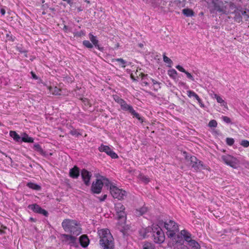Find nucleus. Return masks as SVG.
Instances as JSON below:
<instances>
[{"instance_id":"1","label":"nucleus","mask_w":249,"mask_h":249,"mask_svg":"<svg viewBox=\"0 0 249 249\" xmlns=\"http://www.w3.org/2000/svg\"><path fill=\"white\" fill-rule=\"evenodd\" d=\"M113 100L119 104L121 109L123 111L129 113L133 118L138 119L141 123L144 122V118L141 116L133 108L130 104H128L126 102L121 98L119 95L115 94L113 95Z\"/></svg>"},{"instance_id":"2","label":"nucleus","mask_w":249,"mask_h":249,"mask_svg":"<svg viewBox=\"0 0 249 249\" xmlns=\"http://www.w3.org/2000/svg\"><path fill=\"white\" fill-rule=\"evenodd\" d=\"M98 234L100 245L103 249H114V239L108 229L98 230Z\"/></svg>"},{"instance_id":"3","label":"nucleus","mask_w":249,"mask_h":249,"mask_svg":"<svg viewBox=\"0 0 249 249\" xmlns=\"http://www.w3.org/2000/svg\"><path fill=\"white\" fill-rule=\"evenodd\" d=\"M64 231L76 236L81 233V229L77 221L66 219L62 223Z\"/></svg>"},{"instance_id":"4","label":"nucleus","mask_w":249,"mask_h":249,"mask_svg":"<svg viewBox=\"0 0 249 249\" xmlns=\"http://www.w3.org/2000/svg\"><path fill=\"white\" fill-rule=\"evenodd\" d=\"M164 227L168 237L176 239V234L179 230L178 224L172 220H169L164 222Z\"/></svg>"},{"instance_id":"5","label":"nucleus","mask_w":249,"mask_h":249,"mask_svg":"<svg viewBox=\"0 0 249 249\" xmlns=\"http://www.w3.org/2000/svg\"><path fill=\"white\" fill-rule=\"evenodd\" d=\"M152 233L154 241L156 243L161 244L164 242L165 240L164 233L158 225H153Z\"/></svg>"},{"instance_id":"6","label":"nucleus","mask_w":249,"mask_h":249,"mask_svg":"<svg viewBox=\"0 0 249 249\" xmlns=\"http://www.w3.org/2000/svg\"><path fill=\"white\" fill-rule=\"evenodd\" d=\"M183 156L185 157L186 159L190 158V164L195 170H201L205 169L202 162L198 160L195 156H191L190 157L186 152H183Z\"/></svg>"},{"instance_id":"7","label":"nucleus","mask_w":249,"mask_h":249,"mask_svg":"<svg viewBox=\"0 0 249 249\" xmlns=\"http://www.w3.org/2000/svg\"><path fill=\"white\" fill-rule=\"evenodd\" d=\"M221 158L225 164L233 168H237L239 164V160L230 155H223Z\"/></svg>"},{"instance_id":"8","label":"nucleus","mask_w":249,"mask_h":249,"mask_svg":"<svg viewBox=\"0 0 249 249\" xmlns=\"http://www.w3.org/2000/svg\"><path fill=\"white\" fill-rule=\"evenodd\" d=\"M61 238L63 244L70 245L71 247H78L77 238L75 236L63 234L61 235Z\"/></svg>"},{"instance_id":"9","label":"nucleus","mask_w":249,"mask_h":249,"mask_svg":"<svg viewBox=\"0 0 249 249\" xmlns=\"http://www.w3.org/2000/svg\"><path fill=\"white\" fill-rule=\"evenodd\" d=\"M110 192L112 196L119 200H122L126 195V192L124 190L120 189L115 186H112L110 188Z\"/></svg>"},{"instance_id":"10","label":"nucleus","mask_w":249,"mask_h":249,"mask_svg":"<svg viewBox=\"0 0 249 249\" xmlns=\"http://www.w3.org/2000/svg\"><path fill=\"white\" fill-rule=\"evenodd\" d=\"M115 209L118 218L125 221L126 214L125 212L124 206L121 203H117L115 204Z\"/></svg>"},{"instance_id":"11","label":"nucleus","mask_w":249,"mask_h":249,"mask_svg":"<svg viewBox=\"0 0 249 249\" xmlns=\"http://www.w3.org/2000/svg\"><path fill=\"white\" fill-rule=\"evenodd\" d=\"M98 150L101 152H105L108 156L112 159H117L118 156L117 154L114 152L108 146L102 144L99 147Z\"/></svg>"},{"instance_id":"12","label":"nucleus","mask_w":249,"mask_h":249,"mask_svg":"<svg viewBox=\"0 0 249 249\" xmlns=\"http://www.w3.org/2000/svg\"><path fill=\"white\" fill-rule=\"evenodd\" d=\"M28 208L34 213L41 214L47 217L49 215L48 212L44 209H43L39 205L37 204H33L29 205Z\"/></svg>"},{"instance_id":"13","label":"nucleus","mask_w":249,"mask_h":249,"mask_svg":"<svg viewBox=\"0 0 249 249\" xmlns=\"http://www.w3.org/2000/svg\"><path fill=\"white\" fill-rule=\"evenodd\" d=\"M103 186V182L102 180L97 179L96 181L93 182L91 190L94 194H99L102 190Z\"/></svg>"},{"instance_id":"14","label":"nucleus","mask_w":249,"mask_h":249,"mask_svg":"<svg viewBox=\"0 0 249 249\" xmlns=\"http://www.w3.org/2000/svg\"><path fill=\"white\" fill-rule=\"evenodd\" d=\"M81 176L85 185L89 186L90 184L91 177V173L86 169H83L81 171Z\"/></svg>"},{"instance_id":"15","label":"nucleus","mask_w":249,"mask_h":249,"mask_svg":"<svg viewBox=\"0 0 249 249\" xmlns=\"http://www.w3.org/2000/svg\"><path fill=\"white\" fill-rule=\"evenodd\" d=\"M243 14H245V13L244 12V10L242 8H237L236 10H235L233 13V14H234V15L233 17V19L234 21L238 23L241 22L242 21Z\"/></svg>"},{"instance_id":"16","label":"nucleus","mask_w":249,"mask_h":249,"mask_svg":"<svg viewBox=\"0 0 249 249\" xmlns=\"http://www.w3.org/2000/svg\"><path fill=\"white\" fill-rule=\"evenodd\" d=\"M153 227H147L146 228H142L139 231V234L142 238H145L149 235V233L152 232Z\"/></svg>"},{"instance_id":"17","label":"nucleus","mask_w":249,"mask_h":249,"mask_svg":"<svg viewBox=\"0 0 249 249\" xmlns=\"http://www.w3.org/2000/svg\"><path fill=\"white\" fill-rule=\"evenodd\" d=\"M153 78L150 77L147 74H142V76L141 82L142 86H150L151 82L153 81Z\"/></svg>"},{"instance_id":"18","label":"nucleus","mask_w":249,"mask_h":249,"mask_svg":"<svg viewBox=\"0 0 249 249\" xmlns=\"http://www.w3.org/2000/svg\"><path fill=\"white\" fill-rule=\"evenodd\" d=\"M89 39L92 42V44L95 46L96 48L99 50H102V48L100 47L99 45V41L96 36H94L91 33L89 34Z\"/></svg>"},{"instance_id":"19","label":"nucleus","mask_w":249,"mask_h":249,"mask_svg":"<svg viewBox=\"0 0 249 249\" xmlns=\"http://www.w3.org/2000/svg\"><path fill=\"white\" fill-rule=\"evenodd\" d=\"M80 175L79 168L76 166H74L70 170V177L73 178H77Z\"/></svg>"},{"instance_id":"20","label":"nucleus","mask_w":249,"mask_h":249,"mask_svg":"<svg viewBox=\"0 0 249 249\" xmlns=\"http://www.w3.org/2000/svg\"><path fill=\"white\" fill-rule=\"evenodd\" d=\"M79 243L83 248H86L89 243V240L87 235H82L79 237Z\"/></svg>"},{"instance_id":"21","label":"nucleus","mask_w":249,"mask_h":249,"mask_svg":"<svg viewBox=\"0 0 249 249\" xmlns=\"http://www.w3.org/2000/svg\"><path fill=\"white\" fill-rule=\"evenodd\" d=\"M178 239H176V243L174 246V249H186L187 247L185 246L182 243L183 242L182 238L178 235Z\"/></svg>"},{"instance_id":"22","label":"nucleus","mask_w":249,"mask_h":249,"mask_svg":"<svg viewBox=\"0 0 249 249\" xmlns=\"http://www.w3.org/2000/svg\"><path fill=\"white\" fill-rule=\"evenodd\" d=\"M161 83L154 79H153V81L151 82L150 86L149 87L153 90L157 91L159 89H160Z\"/></svg>"},{"instance_id":"23","label":"nucleus","mask_w":249,"mask_h":249,"mask_svg":"<svg viewBox=\"0 0 249 249\" xmlns=\"http://www.w3.org/2000/svg\"><path fill=\"white\" fill-rule=\"evenodd\" d=\"M9 135L15 142L21 143V136H19L15 131H10Z\"/></svg>"},{"instance_id":"24","label":"nucleus","mask_w":249,"mask_h":249,"mask_svg":"<svg viewBox=\"0 0 249 249\" xmlns=\"http://www.w3.org/2000/svg\"><path fill=\"white\" fill-rule=\"evenodd\" d=\"M34 139L32 137H29V135L26 133L21 134V143L22 142L33 143L34 142Z\"/></svg>"},{"instance_id":"25","label":"nucleus","mask_w":249,"mask_h":249,"mask_svg":"<svg viewBox=\"0 0 249 249\" xmlns=\"http://www.w3.org/2000/svg\"><path fill=\"white\" fill-rule=\"evenodd\" d=\"M180 234L187 242L192 239L191 233L186 230H181L180 232Z\"/></svg>"},{"instance_id":"26","label":"nucleus","mask_w":249,"mask_h":249,"mask_svg":"<svg viewBox=\"0 0 249 249\" xmlns=\"http://www.w3.org/2000/svg\"><path fill=\"white\" fill-rule=\"evenodd\" d=\"M33 149L44 157L46 156V152L42 148L41 145L36 143L33 146Z\"/></svg>"},{"instance_id":"27","label":"nucleus","mask_w":249,"mask_h":249,"mask_svg":"<svg viewBox=\"0 0 249 249\" xmlns=\"http://www.w3.org/2000/svg\"><path fill=\"white\" fill-rule=\"evenodd\" d=\"M50 92L54 95H61V89L57 87L49 86L48 87Z\"/></svg>"},{"instance_id":"28","label":"nucleus","mask_w":249,"mask_h":249,"mask_svg":"<svg viewBox=\"0 0 249 249\" xmlns=\"http://www.w3.org/2000/svg\"><path fill=\"white\" fill-rule=\"evenodd\" d=\"M187 243L188 245L193 249H199L200 248L199 243L195 240L191 239Z\"/></svg>"},{"instance_id":"29","label":"nucleus","mask_w":249,"mask_h":249,"mask_svg":"<svg viewBox=\"0 0 249 249\" xmlns=\"http://www.w3.org/2000/svg\"><path fill=\"white\" fill-rule=\"evenodd\" d=\"M26 185L28 187L34 190L39 191L41 189L40 185L32 182H28Z\"/></svg>"},{"instance_id":"30","label":"nucleus","mask_w":249,"mask_h":249,"mask_svg":"<svg viewBox=\"0 0 249 249\" xmlns=\"http://www.w3.org/2000/svg\"><path fill=\"white\" fill-rule=\"evenodd\" d=\"M187 94L190 98H194L196 100H200V97L194 91L189 90L187 91Z\"/></svg>"},{"instance_id":"31","label":"nucleus","mask_w":249,"mask_h":249,"mask_svg":"<svg viewBox=\"0 0 249 249\" xmlns=\"http://www.w3.org/2000/svg\"><path fill=\"white\" fill-rule=\"evenodd\" d=\"M182 13L187 17H191L194 16V11L189 8H185L182 10Z\"/></svg>"},{"instance_id":"32","label":"nucleus","mask_w":249,"mask_h":249,"mask_svg":"<svg viewBox=\"0 0 249 249\" xmlns=\"http://www.w3.org/2000/svg\"><path fill=\"white\" fill-rule=\"evenodd\" d=\"M212 4L213 5V8L210 10V12L211 13H214V11H217V12H222V8L220 6V5H218V3H217L216 2L213 1L212 2Z\"/></svg>"},{"instance_id":"33","label":"nucleus","mask_w":249,"mask_h":249,"mask_svg":"<svg viewBox=\"0 0 249 249\" xmlns=\"http://www.w3.org/2000/svg\"><path fill=\"white\" fill-rule=\"evenodd\" d=\"M213 98H215L217 102L221 104V106L225 107L227 106L226 102L218 95L214 94Z\"/></svg>"},{"instance_id":"34","label":"nucleus","mask_w":249,"mask_h":249,"mask_svg":"<svg viewBox=\"0 0 249 249\" xmlns=\"http://www.w3.org/2000/svg\"><path fill=\"white\" fill-rule=\"evenodd\" d=\"M138 178L144 184H147L150 182V178L147 176H144L142 174H140L139 175Z\"/></svg>"},{"instance_id":"35","label":"nucleus","mask_w":249,"mask_h":249,"mask_svg":"<svg viewBox=\"0 0 249 249\" xmlns=\"http://www.w3.org/2000/svg\"><path fill=\"white\" fill-rule=\"evenodd\" d=\"M168 74L173 79H176L177 78V71L174 69L168 70Z\"/></svg>"},{"instance_id":"36","label":"nucleus","mask_w":249,"mask_h":249,"mask_svg":"<svg viewBox=\"0 0 249 249\" xmlns=\"http://www.w3.org/2000/svg\"><path fill=\"white\" fill-rule=\"evenodd\" d=\"M163 61L165 63L168 64V66L171 67V65L173 63V62L171 60L170 58H169L167 56H166L165 53L163 54Z\"/></svg>"},{"instance_id":"37","label":"nucleus","mask_w":249,"mask_h":249,"mask_svg":"<svg viewBox=\"0 0 249 249\" xmlns=\"http://www.w3.org/2000/svg\"><path fill=\"white\" fill-rule=\"evenodd\" d=\"M70 134L77 137L82 135V134L79 132V129H76L74 128H73L70 131Z\"/></svg>"},{"instance_id":"38","label":"nucleus","mask_w":249,"mask_h":249,"mask_svg":"<svg viewBox=\"0 0 249 249\" xmlns=\"http://www.w3.org/2000/svg\"><path fill=\"white\" fill-rule=\"evenodd\" d=\"M117 61L118 62H120V64L122 65V67L124 68L125 67V64L126 63V62L124 60L123 58H116L115 59H113L112 62Z\"/></svg>"},{"instance_id":"39","label":"nucleus","mask_w":249,"mask_h":249,"mask_svg":"<svg viewBox=\"0 0 249 249\" xmlns=\"http://www.w3.org/2000/svg\"><path fill=\"white\" fill-rule=\"evenodd\" d=\"M142 249H154V246L151 243L146 242L143 244Z\"/></svg>"},{"instance_id":"40","label":"nucleus","mask_w":249,"mask_h":249,"mask_svg":"<svg viewBox=\"0 0 249 249\" xmlns=\"http://www.w3.org/2000/svg\"><path fill=\"white\" fill-rule=\"evenodd\" d=\"M83 45L88 49H91L93 48V45L89 41L85 40L83 41Z\"/></svg>"},{"instance_id":"41","label":"nucleus","mask_w":249,"mask_h":249,"mask_svg":"<svg viewBox=\"0 0 249 249\" xmlns=\"http://www.w3.org/2000/svg\"><path fill=\"white\" fill-rule=\"evenodd\" d=\"M217 125V122L215 120H211L208 126L210 127H216Z\"/></svg>"},{"instance_id":"42","label":"nucleus","mask_w":249,"mask_h":249,"mask_svg":"<svg viewBox=\"0 0 249 249\" xmlns=\"http://www.w3.org/2000/svg\"><path fill=\"white\" fill-rule=\"evenodd\" d=\"M240 144L243 147L247 148L249 146V141L246 140H243L240 142Z\"/></svg>"},{"instance_id":"43","label":"nucleus","mask_w":249,"mask_h":249,"mask_svg":"<svg viewBox=\"0 0 249 249\" xmlns=\"http://www.w3.org/2000/svg\"><path fill=\"white\" fill-rule=\"evenodd\" d=\"M226 142L228 145L231 146L234 144V140L233 138H226Z\"/></svg>"},{"instance_id":"44","label":"nucleus","mask_w":249,"mask_h":249,"mask_svg":"<svg viewBox=\"0 0 249 249\" xmlns=\"http://www.w3.org/2000/svg\"><path fill=\"white\" fill-rule=\"evenodd\" d=\"M221 119L223 122H224L225 123H226L227 124H231V119L227 116H222L221 117Z\"/></svg>"},{"instance_id":"45","label":"nucleus","mask_w":249,"mask_h":249,"mask_svg":"<svg viewBox=\"0 0 249 249\" xmlns=\"http://www.w3.org/2000/svg\"><path fill=\"white\" fill-rule=\"evenodd\" d=\"M185 73L186 74V76L188 79H189L190 80H191L192 81H195V79H194V77L192 76V75L190 73L186 71V72H185Z\"/></svg>"},{"instance_id":"46","label":"nucleus","mask_w":249,"mask_h":249,"mask_svg":"<svg viewBox=\"0 0 249 249\" xmlns=\"http://www.w3.org/2000/svg\"><path fill=\"white\" fill-rule=\"evenodd\" d=\"M6 37L7 38L8 40L13 42L16 39V37L15 36H13L12 35H10V34H6Z\"/></svg>"},{"instance_id":"47","label":"nucleus","mask_w":249,"mask_h":249,"mask_svg":"<svg viewBox=\"0 0 249 249\" xmlns=\"http://www.w3.org/2000/svg\"><path fill=\"white\" fill-rule=\"evenodd\" d=\"M176 69H177L179 71L185 73L186 72V70L180 65H178L176 66Z\"/></svg>"},{"instance_id":"48","label":"nucleus","mask_w":249,"mask_h":249,"mask_svg":"<svg viewBox=\"0 0 249 249\" xmlns=\"http://www.w3.org/2000/svg\"><path fill=\"white\" fill-rule=\"evenodd\" d=\"M30 73L32 79L35 80H40L39 77L33 71H31Z\"/></svg>"},{"instance_id":"49","label":"nucleus","mask_w":249,"mask_h":249,"mask_svg":"<svg viewBox=\"0 0 249 249\" xmlns=\"http://www.w3.org/2000/svg\"><path fill=\"white\" fill-rule=\"evenodd\" d=\"M244 12H245V14H243L242 16H244L245 18H249V15L248 14V13L249 12V10H248L247 11L244 10Z\"/></svg>"},{"instance_id":"50","label":"nucleus","mask_w":249,"mask_h":249,"mask_svg":"<svg viewBox=\"0 0 249 249\" xmlns=\"http://www.w3.org/2000/svg\"><path fill=\"white\" fill-rule=\"evenodd\" d=\"M146 211V209L145 208H142L140 210V213L141 215H142L144 214Z\"/></svg>"},{"instance_id":"51","label":"nucleus","mask_w":249,"mask_h":249,"mask_svg":"<svg viewBox=\"0 0 249 249\" xmlns=\"http://www.w3.org/2000/svg\"><path fill=\"white\" fill-rule=\"evenodd\" d=\"M198 103H199L200 106L202 108H204L205 107L204 104L203 103L202 100L200 98V100H197Z\"/></svg>"},{"instance_id":"52","label":"nucleus","mask_w":249,"mask_h":249,"mask_svg":"<svg viewBox=\"0 0 249 249\" xmlns=\"http://www.w3.org/2000/svg\"><path fill=\"white\" fill-rule=\"evenodd\" d=\"M17 50L18 51H19L20 53H26V51L23 50L22 48V47H17Z\"/></svg>"},{"instance_id":"53","label":"nucleus","mask_w":249,"mask_h":249,"mask_svg":"<svg viewBox=\"0 0 249 249\" xmlns=\"http://www.w3.org/2000/svg\"><path fill=\"white\" fill-rule=\"evenodd\" d=\"M66 1L71 6L72 5L73 3V0H67Z\"/></svg>"},{"instance_id":"54","label":"nucleus","mask_w":249,"mask_h":249,"mask_svg":"<svg viewBox=\"0 0 249 249\" xmlns=\"http://www.w3.org/2000/svg\"><path fill=\"white\" fill-rule=\"evenodd\" d=\"M0 12L1 14V16H4L5 14V10L4 8H1L0 10Z\"/></svg>"},{"instance_id":"55","label":"nucleus","mask_w":249,"mask_h":249,"mask_svg":"<svg viewBox=\"0 0 249 249\" xmlns=\"http://www.w3.org/2000/svg\"><path fill=\"white\" fill-rule=\"evenodd\" d=\"M63 29L66 32H70L69 28L67 25H64Z\"/></svg>"},{"instance_id":"56","label":"nucleus","mask_w":249,"mask_h":249,"mask_svg":"<svg viewBox=\"0 0 249 249\" xmlns=\"http://www.w3.org/2000/svg\"><path fill=\"white\" fill-rule=\"evenodd\" d=\"M107 197L106 195H104L101 198H100V201H104Z\"/></svg>"},{"instance_id":"57","label":"nucleus","mask_w":249,"mask_h":249,"mask_svg":"<svg viewBox=\"0 0 249 249\" xmlns=\"http://www.w3.org/2000/svg\"><path fill=\"white\" fill-rule=\"evenodd\" d=\"M30 220L31 221H35V220H34V218H32V217H31V218H30Z\"/></svg>"},{"instance_id":"58","label":"nucleus","mask_w":249,"mask_h":249,"mask_svg":"<svg viewBox=\"0 0 249 249\" xmlns=\"http://www.w3.org/2000/svg\"><path fill=\"white\" fill-rule=\"evenodd\" d=\"M83 102H86V100H87V99L84 98V99H82Z\"/></svg>"},{"instance_id":"59","label":"nucleus","mask_w":249,"mask_h":249,"mask_svg":"<svg viewBox=\"0 0 249 249\" xmlns=\"http://www.w3.org/2000/svg\"><path fill=\"white\" fill-rule=\"evenodd\" d=\"M1 125V124L0 123V126Z\"/></svg>"}]
</instances>
